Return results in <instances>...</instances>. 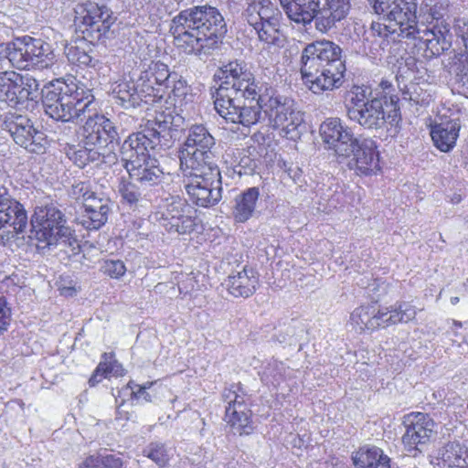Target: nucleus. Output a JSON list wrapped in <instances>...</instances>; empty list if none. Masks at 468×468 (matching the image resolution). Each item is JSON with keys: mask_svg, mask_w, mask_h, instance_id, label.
Here are the masks:
<instances>
[{"mask_svg": "<svg viewBox=\"0 0 468 468\" xmlns=\"http://www.w3.org/2000/svg\"><path fill=\"white\" fill-rule=\"evenodd\" d=\"M220 83L214 94L216 112L227 122L250 127L256 124L261 111L273 129L297 140L303 127V113L293 100L276 94L269 83L257 79L244 60L222 65L215 74Z\"/></svg>", "mask_w": 468, "mask_h": 468, "instance_id": "obj_1", "label": "nucleus"}, {"mask_svg": "<svg viewBox=\"0 0 468 468\" xmlns=\"http://www.w3.org/2000/svg\"><path fill=\"white\" fill-rule=\"evenodd\" d=\"M375 14L384 23L372 22L363 36L364 42H377L389 35L419 40L426 46L427 56L437 57L452 47L450 26L442 19L436 5L422 4L418 13V0H368Z\"/></svg>", "mask_w": 468, "mask_h": 468, "instance_id": "obj_2", "label": "nucleus"}, {"mask_svg": "<svg viewBox=\"0 0 468 468\" xmlns=\"http://www.w3.org/2000/svg\"><path fill=\"white\" fill-rule=\"evenodd\" d=\"M170 33L176 45L186 53L208 55L219 48L227 33V25L216 7L194 5L173 17Z\"/></svg>", "mask_w": 468, "mask_h": 468, "instance_id": "obj_3", "label": "nucleus"}, {"mask_svg": "<svg viewBox=\"0 0 468 468\" xmlns=\"http://www.w3.org/2000/svg\"><path fill=\"white\" fill-rule=\"evenodd\" d=\"M341 53L340 47L328 40L311 43L303 50L301 74L313 93L321 94L342 86L346 65Z\"/></svg>", "mask_w": 468, "mask_h": 468, "instance_id": "obj_4", "label": "nucleus"}, {"mask_svg": "<svg viewBox=\"0 0 468 468\" xmlns=\"http://www.w3.org/2000/svg\"><path fill=\"white\" fill-rule=\"evenodd\" d=\"M74 24L82 37L66 45L65 55L68 60L80 68L101 69V61L92 55V42L99 41L114 22L109 8L95 3L80 5L75 9Z\"/></svg>", "mask_w": 468, "mask_h": 468, "instance_id": "obj_5", "label": "nucleus"}, {"mask_svg": "<svg viewBox=\"0 0 468 468\" xmlns=\"http://www.w3.org/2000/svg\"><path fill=\"white\" fill-rule=\"evenodd\" d=\"M280 4L291 22L306 27L314 21L321 33L335 27L350 9L349 0H280Z\"/></svg>", "mask_w": 468, "mask_h": 468, "instance_id": "obj_6", "label": "nucleus"}, {"mask_svg": "<svg viewBox=\"0 0 468 468\" xmlns=\"http://www.w3.org/2000/svg\"><path fill=\"white\" fill-rule=\"evenodd\" d=\"M46 113L57 121L82 120L93 111V95L84 96V90L57 80L42 90Z\"/></svg>", "mask_w": 468, "mask_h": 468, "instance_id": "obj_7", "label": "nucleus"}, {"mask_svg": "<svg viewBox=\"0 0 468 468\" xmlns=\"http://www.w3.org/2000/svg\"><path fill=\"white\" fill-rule=\"evenodd\" d=\"M174 132L171 122L165 119L148 123L144 130L129 135L120 148L119 156L122 166L126 169L135 162H142L151 157L150 149L157 146L171 147L174 142Z\"/></svg>", "mask_w": 468, "mask_h": 468, "instance_id": "obj_8", "label": "nucleus"}, {"mask_svg": "<svg viewBox=\"0 0 468 468\" xmlns=\"http://www.w3.org/2000/svg\"><path fill=\"white\" fill-rule=\"evenodd\" d=\"M416 310L407 302L397 303L394 306L378 307L376 304L361 305L350 315V324L357 332L388 327L399 323H409L416 317Z\"/></svg>", "mask_w": 468, "mask_h": 468, "instance_id": "obj_9", "label": "nucleus"}, {"mask_svg": "<svg viewBox=\"0 0 468 468\" xmlns=\"http://www.w3.org/2000/svg\"><path fill=\"white\" fill-rule=\"evenodd\" d=\"M30 223L31 233L38 242L37 247L41 249L55 246L59 239L71 236L65 213L52 203L37 206Z\"/></svg>", "mask_w": 468, "mask_h": 468, "instance_id": "obj_10", "label": "nucleus"}, {"mask_svg": "<svg viewBox=\"0 0 468 468\" xmlns=\"http://www.w3.org/2000/svg\"><path fill=\"white\" fill-rule=\"evenodd\" d=\"M346 114L349 120L357 122L366 130H380L388 125L397 126L401 121L399 107L392 98L389 104L387 100L378 98L367 101H357L347 108Z\"/></svg>", "mask_w": 468, "mask_h": 468, "instance_id": "obj_11", "label": "nucleus"}, {"mask_svg": "<svg viewBox=\"0 0 468 468\" xmlns=\"http://www.w3.org/2000/svg\"><path fill=\"white\" fill-rule=\"evenodd\" d=\"M187 178L186 191L190 200L198 207H210L222 198L221 175L218 165L198 169H182Z\"/></svg>", "mask_w": 468, "mask_h": 468, "instance_id": "obj_12", "label": "nucleus"}, {"mask_svg": "<svg viewBox=\"0 0 468 468\" xmlns=\"http://www.w3.org/2000/svg\"><path fill=\"white\" fill-rule=\"evenodd\" d=\"M258 39L267 45H279L281 42V23L282 14L271 0H252L242 14Z\"/></svg>", "mask_w": 468, "mask_h": 468, "instance_id": "obj_13", "label": "nucleus"}, {"mask_svg": "<svg viewBox=\"0 0 468 468\" xmlns=\"http://www.w3.org/2000/svg\"><path fill=\"white\" fill-rule=\"evenodd\" d=\"M215 144L214 137L204 125H192L180 151L181 169L217 165L213 153Z\"/></svg>", "mask_w": 468, "mask_h": 468, "instance_id": "obj_14", "label": "nucleus"}, {"mask_svg": "<svg viewBox=\"0 0 468 468\" xmlns=\"http://www.w3.org/2000/svg\"><path fill=\"white\" fill-rule=\"evenodd\" d=\"M55 54L48 43L40 38L24 37L8 44L6 58L18 69L29 65H40L48 68L52 64Z\"/></svg>", "mask_w": 468, "mask_h": 468, "instance_id": "obj_15", "label": "nucleus"}, {"mask_svg": "<svg viewBox=\"0 0 468 468\" xmlns=\"http://www.w3.org/2000/svg\"><path fill=\"white\" fill-rule=\"evenodd\" d=\"M27 215L24 206L0 185V243L5 244L25 231Z\"/></svg>", "mask_w": 468, "mask_h": 468, "instance_id": "obj_16", "label": "nucleus"}, {"mask_svg": "<svg viewBox=\"0 0 468 468\" xmlns=\"http://www.w3.org/2000/svg\"><path fill=\"white\" fill-rule=\"evenodd\" d=\"M91 109H93L92 112L86 113L87 121L82 128V143L104 152L106 147H113V144L118 142V128L112 121L96 113L94 104Z\"/></svg>", "mask_w": 468, "mask_h": 468, "instance_id": "obj_17", "label": "nucleus"}, {"mask_svg": "<svg viewBox=\"0 0 468 468\" xmlns=\"http://www.w3.org/2000/svg\"><path fill=\"white\" fill-rule=\"evenodd\" d=\"M4 125L16 144L30 153L43 154L45 152L48 144L45 133L37 129L27 116H8L5 118Z\"/></svg>", "mask_w": 468, "mask_h": 468, "instance_id": "obj_18", "label": "nucleus"}, {"mask_svg": "<svg viewBox=\"0 0 468 468\" xmlns=\"http://www.w3.org/2000/svg\"><path fill=\"white\" fill-rule=\"evenodd\" d=\"M320 134L326 148L338 157L349 158L359 139L339 118H327L320 125Z\"/></svg>", "mask_w": 468, "mask_h": 468, "instance_id": "obj_19", "label": "nucleus"}, {"mask_svg": "<svg viewBox=\"0 0 468 468\" xmlns=\"http://www.w3.org/2000/svg\"><path fill=\"white\" fill-rule=\"evenodd\" d=\"M403 425L405 432L402 436V443L409 452H422L435 433V422L426 413L411 412L406 415Z\"/></svg>", "mask_w": 468, "mask_h": 468, "instance_id": "obj_20", "label": "nucleus"}, {"mask_svg": "<svg viewBox=\"0 0 468 468\" xmlns=\"http://www.w3.org/2000/svg\"><path fill=\"white\" fill-rule=\"evenodd\" d=\"M239 386H231L222 393V398L228 403L226 407L225 420L233 430L234 433L239 435L250 434L253 431L251 425V412L245 403L244 395L239 394Z\"/></svg>", "mask_w": 468, "mask_h": 468, "instance_id": "obj_21", "label": "nucleus"}, {"mask_svg": "<svg viewBox=\"0 0 468 468\" xmlns=\"http://www.w3.org/2000/svg\"><path fill=\"white\" fill-rule=\"evenodd\" d=\"M113 202L104 195L97 194L84 203V212L77 218L79 224L86 229H99L108 221L112 211Z\"/></svg>", "mask_w": 468, "mask_h": 468, "instance_id": "obj_22", "label": "nucleus"}, {"mask_svg": "<svg viewBox=\"0 0 468 468\" xmlns=\"http://www.w3.org/2000/svg\"><path fill=\"white\" fill-rule=\"evenodd\" d=\"M348 161V167L358 175H368L378 167V153L374 140L366 138L359 140L354 147Z\"/></svg>", "mask_w": 468, "mask_h": 468, "instance_id": "obj_23", "label": "nucleus"}, {"mask_svg": "<svg viewBox=\"0 0 468 468\" xmlns=\"http://www.w3.org/2000/svg\"><path fill=\"white\" fill-rule=\"evenodd\" d=\"M171 76L172 72L169 71L166 64L152 61L148 68L141 73L139 81L142 91L145 92L147 96H156L157 94L154 93V90L159 92L169 90Z\"/></svg>", "mask_w": 468, "mask_h": 468, "instance_id": "obj_24", "label": "nucleus"}, {"mask_svg": "<svg viewBox=\"0 0 468 468\" xmlns=\"http://www.w3.org/2000/svg\"><path fill=\"white\" fill-rule=\"evenodd\" d=\"M225 285L234 297L248 298L255 292L259 285V277L253 269L244 266L241 271L229 274Z\"/></svg>", "mask_w": 468, "mask_h": 468, "instance_id": "obj_25", "label": "nucleus"}, {"mask_svg": "<svg viewBox=\"0 0 468 468\" xmlns=\"http://www.w3.org/2000/svg\"><path fill=\"white\" fill-rule=\"evenodd\" d=\"M130 178L143 186L158 185L164 178V172L155 158H146L126 168Z\"/></svg>", "mask_w": 468, "mask_h": 468, "instance_id": "obj_26", "label": "nucleus"}, {"mask_svg": "<svg viewBox=\"0 0 468 468\" xmlns=\"http://www.w3.org/2000/svg\"><path fill=\"white\" fill-rule=\"evenodd\" d=\"M460 128V120L457 118L435 122L431 128L434 145L441 152H450L455 146Z\"/></svg>", "mask_w": 468, "mask_h": 468, "instance_id": "obj_27", "label": "nucleus"}, {"mask_svg": "<svg viewBox=\"0 0 468 468\" xmlns=\"http://www.w3.org/2000/svg\"><path fill=\"white\" fill-rule=\"evenodd\" d=\"M260 197V189L256 186L247 188L234 199L232 215L237 222H246L254 214Z\"/></svg>", "mask_w": 468, "mask_h": 468, "instance_id": "obj_28", "label": "nucleus"}, {"mask_svg": "<svg viewBox=\"0 0 468 468\" xmlns=\"http://www.w3.org/2000/svg\"><path fill=\"white\" fill-rule=\"evenodd\" d=\"M437 459L441 468H462L468 464V449L459 441H450L439 450Z\"/></svg>", "mask_w": 468, "mask_h": 468, "instance_id": "obj_29", "label": "nucleus"}, {"mask_svg": "<svg viewBox=\"0 0 468 468\" xmlns=\"http://www.w3.org/2000/svg\"><path fill=\"white\" fill-rule=\"evenodd\" d=\"M116 103L124 109L135 108L141 104L147 95L142 91V86L133 82L122 81L117 83L112 91Z\"/></svg>", "mask_w": 468, "mask_h": 468, "instance_id": "obj_30", "label": "nucleus"}, {"mask_svg": "<svg viewBox=\"0 0 468 468\" xmlns=\"http://www.w3.org/2000/svg\"><path fill=\"white\" fill-rule=\"evenodd\" d=\"M69 158L79 167H84L90 163L99 164L100 162H114L116 159L115 154H105V152H101L93 146L85 145L80 146L78 149L69 148L67 153Z\"/></svg>", "mask_w": 468, "mask_h": 468, "instance_id": "obj_31", "label": "nucleus"}, {"mask_svg": "<svg viewBox=\"0 0 468 468\" xmlns=\"http://www.w3.org/2000/svg\"><path fill=\"white\" fill-rule=\"evenodd\" d=\"M353 463L358 468H390V458L375 446L360 449L353 456Z\"/></svg>", "mask_w": 468, "mask_h": 468, "instance_id": "obj_32", "label": "nucleus"}, {"mask_svg": "<svg viewBox=\"0 0 468 468\" xmlns=\"http://www.w3.org/2000/svg\"><path fill=\"white\" fill-rule=\"evenodd\" d=\"M18 73L14 70H5L0 58V101L9 106L19 103L17 86Z\"/></svg>", "mask_w": 468, "mask_h": 468, "instance_id": "obj_33", "label": "nucleus"}, {"mask_svg": "<svg viewBox=\"0 0 468 468\" xmlns=\"http://www.w3.org/2000/svg\"><path fill=\"white\" fill-rule=\"evenodd\" d=\"M402 99L416 105L426 106L433 100V95L422 85L411 83L403 90Z\"/></svg>", "mask_w": 468, "mask_h": 468, "instance_id": "obj_34", "label": "nucleus"}, {"mask_svg": "<svg viewBox=\"0 0 468 468\" xmlns=\"http://www.w3.org/2000/svg\"><path fill=\"white\" fill-rule=\"evenodd\" d=\"M122 459L112 454L90 455L79 464V468H122Z\"/></svg>", "mask_w": 468, "mask_h": 468, "instance_id": "obj_35", "label": "nucleus"}, {"mask_svg": "<svg viewBox=\"0 0 468 468\" xmlns=\"http://www.w3.org/2000/svg\"><path fill=\"white\" fill-rule=\"evenodd\" d=\"M16 81L18 84L17 86L19 87V102L26 100H34L39 88L37 80L27 73L25 75L18 73V80H16Z\"/></svg>", "mask_w": 468, "mask_h": 468, "instance_id": "obj_36", "label": "nucleus"}, {"mask_svg": "<svg viewBox=\"0 0 468 468\" xmlns=\"http://www.w3.org/2000/svg\"><path fill=\"white\" fill-rule=\"evenodd\" d=\"M118 191L122 200L131 207H137L141 205L143 197L134 181L130 182L122 179L119 184Z\"/></svg>", "mask_w": 468, "mask_h": 468, "instance_id": "obj_37", "label": "nucleus"}, {"mask_svg": "<svg viewBox=\"0 0 468 468\" xmlns=\"http://www.w3.org/2000/svg\"><path fill=\"white\" fill-rule=\"evenodd\" d=\"M163 225L169 232L187 234L194 230L195 219L191 212H186L180 218H176L169 223H163Z\"/></svg>", "mask_w": 468, "mask_h": 468, "instance_id": "obj_38", "label": "nucleus"}, {"mask_svg": "<svg viewBox=\"0 0 468 468\" xmlns=\"http://www.w3.org/2000/svg\"><path fill=\"white\" fill-rule=\"evenodd\" d=\"M186 212H191V207L186 204V200L179 197H172L171 202L167 204L165 211L163 213L164 223H169Z\"/></svg>", "mask_w": 468, "mask_h": 468, "instance_id": "obj_39", "label": "nucleus"}, {"mask_svg": "<svg viewBox=\"0 0 468 468\" xmlns=\"http://www.w3.org/2000/svg\"><path fill=\"white\" fill-rule=\"evenodd\" d=\"M145 456L154 461L159 466H165L171 456L170 450H167L163 443L152 442L144 450Z\"/></svg>", "mask_w": 468, "mask_h": 468, "instance_id": "obj_40", "label": "nucleus"}, {"mask_svg": "<svg viewBox=\"0 0 468 468\" xmlns=\"http://www.w3.org/2000/svg\"><path fill=\"white\" fill-rule=\"evenodd\" d=\"M69 195L76 200H81L84 205V203H87L88 197L91 198L95 197L97 193L91 191L89 183L79 181L72 184Z\"/></svg>", "mask_w": 468, "mask_h": 468, "instance_id": "obj_41", "label": "nucleus"}, {"mask_svg": "<svg viewBox=\"0 0 468 468\" xmlns=\"http://www.w3.org/2000/svg\"><path fill=\"white\" fill-rule=\"evenodd\" d=\"M101 271L111 278L118 279L124 275L126 267L121 260H106L101 266Z\"/></svg>", "mask_w": 468, "mask_h": 468, "instance_id": "obj_42", "label": "nucleus"}, {"mask_svg": "<svg viewBox=\"0 0 468 468\" xmlns=\"http://www.w3.org/2000/svg\"><path fill=\"white\" fill-rule=\"evenodd\" d=\"M169 89L174 97L181 98L187 93L186 81L176 72H172Z\"/></svg>", "mask_w": 468, "mask_h": 468, "instance_id": "obj_43", "label": "nucleus"}, {"mask_svg": "<svg viewBox=\"0 0 468 468\" xmlns=\"http://www.w3.org/2000/svg\"><path fill=\"white\" fill-rule=\"evenodd\" d=\"M11 321V309L7 306L6 300L0 296V334L7 330Z\"/></svg>", "mask_w": 468, "mask_h": 468, "instance_id": "obj_44", "label": "nucleus"}, {"mask_svg": "<svg viewBox=\"0 0 468 468\" xmlns=\"http://www.w3.org/2000/svg\"><path fill=\"white\" fill-rule=\"evenodd\" d=\"M146 386H140L133 381H130L123 391L130 390V395L136 399H143L144 401H151L150 395L146 392Z\"/></svg>", "mask_w": 468, "mask_h": 468, "instance_id": "obj_45", "label": "nucleus"}, {"mask_svg": "<svg viewBox=\"0 0 468 468\" xmlns=\"http://www.w3.org/2000/svg\"><path fill=\"white\" fill-rule=\"evenodd\" d=\"M255 168V163L249 156H245L240 159L238 165L235 166L234 171L239 176L243 175H250L253 173Z\"/></svg>", "mask_w": 468, "mask_h": 468, "instance_id": "obj_46", "label": "nucleus"}, {"mask_svg": "<svg viewBox=\"0 0 468 468\" xmlns=\"http://www.w3.org/2000/svg\"><path fill=\"white\" fill-rule=\"evenodd\" d=\"M103 356L106 359L107 354H104ZM107 371H108L107 361L105 360L103 362H101L98 365L95 372L92 374V376L89 379L90 385L94 386L97 383L101 382L103 378L107 377Z\"/></svg>", "mask_w": 468, "mask_h": 468, "instance_id": "obj_47", "label": "nucleus"}, {"mask_svg": "<svg viewBox=\"0 0 468 468\" xmlns=\"http://www.w3.org/2000/svg\"><path fill=\"white\" fill-rule=\"evenodd\" d=\"M467 61V67H463V69L457 74L456 80L460 86V88L463 89V92H468V59Z\"/></svg>", "mask_w": 468, "mask_h": 468, "instance_id": "obj_48", "label": "nucleus"}, {"mask_svg": "<svg viewBox=\"0 0 468 468\" xmlns=\"http://www.w3.org/2000/svg\"><path fill=\"white\" fill-rule=\"evenodd\" d=\"M108 371H107V377L110 375H119L121 374L122 366L118 364L116 361L114 362H107Z\"/></svg>", "mask_w": 468, "mask_h": 468, "instance_id": "obj_49", "label": "nucleus"}, {"mask_svg": "<svg viewBox=\"0 0 468 468\" xmlns=\"http://www.w3.org/2000/svg\"><path fill=\"white\" fill-rule=\"evenodd\" d=\"M462 341H458L456 339H451L452 341V344H456L457 347L459 348V353L463 354L468 352V343L465 341L464 337L463 335H460Z\"/></svg>", "mask_w": 468, "mask_h": 468, "instance_id": "obj_50", "label": "nucleus"}, {"mask_svg": "<svg viewBox=\"0 0 468 468\" xmlns=\"http://www.w3.org/2000/svg\"><path fill=\"white\" fill-rule=\"evenodd\" d=\"M461 327H462V324L460 322L453 321L451 329L447 332V335L449 336H451V335L459 336L457 330Z\"/></svg>", "mask_w": 468, "mask_h": 468, "instance_id": "obj_51", "label": "nucleus"}, {"mask_svg": "<svg viewBox=\"0 0 468 468\" xmlns=\"http://www.w3.org/2000/svg\"><path fill=\"white\" fill-rule=\"evenodd\" d=\"M289 171H290L289 175L292 177V179L294 181H297L300 178L301 174H302V171L300 168L296 167L295 170L290 169Z\"/></svg>", "mask_w": 468, "mask_h": 468, "instance_id": "obj_52", "label": "nucleus"}, {"mask_svg": "<svg viewBox=\"0 0 468 468\" xmlns=\"http://www.w3.org/2000/svg\"><path fill=\"white\" fill-rule=\"evenodd\" d=\"M461 200H462V197H461V195H457V194H455V195L452 197V203H455V204H457V203L461 202Z\"/></svg>", "mask_w": 468, "mask_h": 468, "instance_id": "obj_53", "label": "nucleus"}, {"mask_svg": "<svg viewBox=\"0 0 468 468\" xmlns=\"http://www.w3.org/2000/svg\"><path fill=\"white\" fill-rule=\"evenodd\" d=\"M457 303H459V297H452L451 298L452 304H456Z\"/></svg>", "mask_w": 468, "mask_h": 468, "instance_id": "obj_54", "label": "nucleus"}, {"mask_svg": "<svg viewBox=\"0 0 468 468\" xmlns=\"http://www.w3.org/2000/svg\"><path fill=\"white\" fill-rule=\"evenodd\" d=\"M462 468H468V464L464 465V467H462Z\"/></svg>", "mask_w": 468, "mask_h": 468, "instance_id": "obj_55", "label": "nucleus"}]
</instances>
